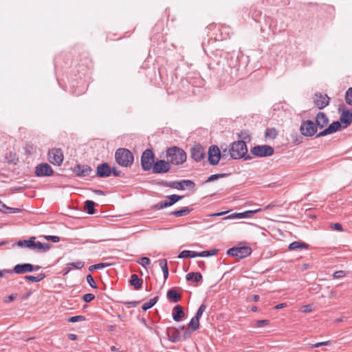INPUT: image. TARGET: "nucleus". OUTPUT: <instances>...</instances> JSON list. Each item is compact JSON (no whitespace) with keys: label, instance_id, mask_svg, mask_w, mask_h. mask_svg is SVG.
I'll return each mask as SVG.
<instances>
[{"label":"nucleus","instance_id":"20","mask_svg":"<svg viewBox=\"0 0 352 352\" xmlns=\"http://www.w3.org/2000/svg\"><path fill=\"white\" fill-rule=\"evenodd\" d=\"M74 172L78 176L85 177L91 173V169L87 165H78L74 168Z\"/></svg>","mask_w":352,"mask_h":352},{"label":"nucleus","instance_id":"27","mask_svg":"<svg viewBox=\"0 0 352 352\" xmlns=\"http://www.w3.org/2000/svg\"><path fill=\"white\" fill-rule=\"evenodd\" d=\"M197 257V252L190 250H183L179 255V258H195Z\"/></svg>","mask_w":352,"mask_h":352},{"label":"nucleus","instance_id":"59","mask_svg":"<svg viewBox=\"0 0 352 352\" xmlns=\"http://www.w3.org/2000/svg\"><path fill=\"white\" fill-rule=\"evenodd\" d=\"M190 329H188V330L184 333L183 337L184 339H188L190 337Z\"/></svg>","mask_w":352,"mask_h":352},{"label":"nucleus","instance_id":"12","mask_svg":"<svg viewBox=\"0 0 352 352\" xmlns=\"http://www.w3.org/2000/svg\"><path fill=\"white\" fill-rule=\"evenodd\" d=\"M40 268L39 266H36L35 267L30 263H23V264H17L16 265L12 272H14L16 274H24L27 272H31L33 270H38Z\"/></svg>","mask_w":352,"mask_h":352},{"label":"nucleus","instance_id":"58","mask_svg":"<svg viewBox=\"0 0 352 352\" xmlns=\"http://www.w3.org/2000/svg\"><path fill=\"white\" fill-rule=\"evenodd\" d=\"M239 138L241 139H246L249 137L246 131H241L240 133L238 134Z\"/></svg>","mask_w":352,"mask_h":352},{"label":"nucleus","instance_id":"19","mask_svg":"<svg viewBox=\"0 0 352 352\" xmlns=\"http://www.w3.org/2000/svg\"><path fill=\"white\" fill-rule=\"evenodd\" d=\"M166 334L169 341L172 342H177L180 340L181 336L179 335V331L177 329L168 328L166 330Z\"/></svg>","mask_w":352,"mask_h":352},{"label":"nucleus","instance_id":"32","mask_svg":"<svg viewBox=\"0 0 352 352\" xmlns=\"http://www.w3.org/2000/svg\"><path fill=\"white\" fill-rule=\"evenodd\" d=\"M190 211V209H188L187 207H185L181 210L173 211L172 212H170V214L174 215L175 217H182L189 214Z\"/></svg>","mask_w":352,"mask_h":352},{"label":"nucleus","instance_id":"11","mask_svg":"<svg viewBox=\"0 0 352 352\" xmlns=\"http://www.w3.org/2000/svg\"><path fill=\"white\" fill-rule=\"evenodd\" d=\"M221 153L217 146H211L208 150V161L212 166L217 165L220 160Z\"/></svg>","mask_w":352,"mask_h":352},{"label":"nucleus","instance_id":"55","mask_svg":"<svg viewBox=\"0 0 352 352\" xmlns=\"http://www.w3.org/2000/svg\"><path fill=\"white\" fill-rule=\"evenodd\" d=\"M10 156L12 157V158L10 160H8V163L16 164L18 162V158L16 157L15 154L12 155V153H10Z\"/></svg>","mask_w":352,"mask_h":352},{"label":"nucleus","instance_id":"29","mask_svg":"<svg viewBox=\"0 0 352 352\" xmlns=\"http://www.w3.org/2000/svg\"><path fill=\"white\" fill-rule=\"evenodd\" d=\"M307 249L308 248V245L305 243H302L299 241H294L292 243H290L289 246V249L290 250H295L297 249Z\"/></svg>","mask_w":352,"mask_h":352},{"label":"nucleus","instance_id":"35","mask_svg":"<svg viewBox=\"0 0 352 352\" xmlns=\"http://www.w3.org/2000/svg\"><path fill=\"white\" fill-rule=\"evenodd\" d=\"M157 300H158L157 296H155V298L150 299L148 302L144 303L142 305V309L144 311H146L148 309L151 308L152 307H153L155 305V304L157 302Z\"/></svg>","mask_w":352,"mask_h":352},{"label":"nucleus","instance_id":"26","mask_svg":"<svg viewBox=\"0 0 352 352\" xmlns=\"http://www.w3.org/2000/svg\"><path fill=\"white\" fill-rule=\"evenodd\" d=\"M166 296L172 302H177L181 299V296L174 289L168 290Z\"/></svg>","mask_w":352,"mask_h":352},{"label":"nucleus","instance_id":"25","mask_svg":"<svg viewBox=\"0 0 352 352\" xmlns=\"http://www.w3.org/2000/svg\"><path fill=\"white\" fill-rule=\"evenodd\" d=\"M129 283L134 287L135 289L138 290L142 287L143 280L142 278H140L137 274H134L131 276Z\"/></svg>","mask_w":352,"mask_h":352},{"label":"nucleus","instance_id":"10","mask_svg":"<svg viewBox=\"0 0 352 352\" xmlns=\"http://www.w3.org/2000/svg\"><path fill=\"white\" fill-rule=\"evenodd\" d=\"M170 168L168 161L160 160L154 163L151 169L154 173H166L169 171Z\"/></svg>","mask_w":352,"mask_h":352},{"label":"nucleus","instance_id":"44","mask_svg":"<svg viewBox=\"0 0 352 352\" xmlns=\"http://www.w3.org/2000/svg\"><path fill=\"white\" fill-rule=\"evenodd\" d=\"M68 265L72 266L76 269L80 270L84 267L85 263L82 261H78L76 262L70 263Z\"/></svg>","mask_w":352,"mask_h":352},{"label":"nucleus","instance_id":"40","mask_svg":"<svg viewBox=\"0 0 352 352\" xmlns=\"http://www.w3.org/2000/svg\"><path fill=\"white\" fill-rule=\"evenodd\" d=\"M277 135L276 130L274 128L267 129L265 136L269 138L274 139Z\"/></svg>","mask_w":352,"mask_h":352},{"label":"nucleus","instance_id":"56","mask_svg":"<svg viewBox=\"0 0 352 352\" xmlns=\"http://www.w3.org/2000/svg\"><path fill=\"white\" fill-rule=\"evenodd\" d=\"M221 176H222V175H221V174L212 175H210V176L208 178V179H207V181H206V182H212V181H214V180H215V179H218V178L221 177Z\"/></svg>","mask_w":352,"mask_h":352},{"label":"nucleus","instance_id":"9","mask_svg":"<svg viewBox=\"0 0 352 352\" xmlns=\"http://www.w3.org/2000/svg\"><path fill=\"white\" fill-rule=\"evenodd\" d=\"M49 161L54 165L60 166L63 161V154L59 148H52L49 153Z\"/></svg>","mask_w":352,"mask_h":352},{"label":"nucleus","instance_id":"4","mask_svg":"<svg viewBox=\"0 0 352 352\" xmlns=\"http://www.w3.org/2000/svg\"><path fill=\"white\" fill-rule=\"evenodd\" d=\"M155 156L150 149L145 150L141 156V166L144 170H150L154 164Z\"/></svg>","mask_w":352,"mask_h":352},{"label":"nucleus","instance_id":"57","mask_svg":"<svg viewBox=\"0 0 352 352\" xmlns=\"http://www.w3.org/2000/svg\"><path fill=\"white\" fill-rule=\"evenodd\" d=\"M332 227L334 230L338 231H342L343 230L342 225L338 223H334Z\"/></svg>","mask_w":352,"mask_h":352},{"label":"nucleus","instance_id":"14","mask_svg":"<svg viewBox=\"0 0 352 352\" xmlns=\"http://www.w3.org/2000/svg\"><path fill=\"white\" fill-rule=\"evenodd\" d=\"M329 100L330 98L328 97L327 95H322V94L320 93L316 94L314 98V101L316 106L320 109H322L327 107L329 104Z\"/></svg>","mask_w":352,"mask_h":352},{"label":"nucleus","instance_id":"42","mask_svg":"<svg viewBox=\"0 0 352 352\" xmlns=\"http://www.w3.org/2000/svg\"><path fill=\"white\" fill-rule=\"evenodd\" d=\"M172 206L171 203H170L169 201H160L158 204H157L155 205V208L158 209V210H160V209H163L164 208H167V207H169V206Z\"/></svg>","mask_w":352,"mask_h":352},{"label":"nucleus","instance_id":"13","mask_svg":"<svg viewBox=\"0 0 352 352\" xmlns=\"http://www.w3.org/2000/svg\"><path fill=\"white\" fill-rule=\"evenodd\" d=\"M52 173L51 166L47 163L38 164L35 168V174L38 177L50 176Z\"/></svg>","mask_w":352,"mask_h":352},{"label":"nucleus","instance_id":"22","mask_svg":"<svg viewBox=\"0 0 352 352\" xmlns=\"http://www.w3.org/2000/svg\"><path fill=\"white\" fill-rule=\"evenodd\" d=\"M316 126L322 129L326 126L329 123V119L326 114L320 112L316 116Z\"/></svg>","mask_w":352,"mask_h":352},{"label":"nucleus","instance_id":"31","mask_svg":"<svg viewBox=\"0 0 352 352\" xmlns=\"http://www.w3.org/2000/svg\"><path fill=\"white\" fill-rule=\"evenodd\" d=\"M218 252V250L216 249L210 250H206L201 252H197V257H208L217 254Z\"/></svg>","mask_w":352,"mask_h":352},{"label":"nucleus","instance_id":"62","mask_svg":"<svg viewBox=\"0 0 352 352\" xmlns=\"http://www.w3.org/2000/svg\"><path fill=\"white\" fill-rule=\"evenodd\" d=\"M139 303L138 301H131L127 302L128 305H131V307H135Z\"/></svg>","mask_w":352,"mask_h":352},{"label":"nucleus","instance_id":"1","mask_svg":"<svg viewBox=\"0 0 352 352\" xmlns=\"http://www.w3.org/2000/svg\"><path fill=\"white\" fill-rule=\"evenodd\" d=\"M167 160L173 164L179 165L186 160L184 151L177 146L168 148L166 151Z\"/></svg>","mask_w":352,"mask_h":352},{"label":"nucleus","instance_id":"16","mask_svg":"<svg viewBox=\"0 0 352 352\" xmlns=\"http://www.w3.org/2000/svg\"><path fill=\"white\" fill-rule=\"evenodd\" d=\"M205 156L204 148L200 145H195L191 148V157L197 162L201 161Z\"/></svg>","mask_w":352,"mask_h":352},{"label":"nucleus","instance_id":"52","mask_svg":"<svg viewBox=\"0 0 352 352\" xmlns=\"http://www.w3.org/2000/svg\"><path fill=\"white\" fill-rule=\"evenodd\" d=\"M346 275V272L342 271V270L336 271L333 273V277L335 278H342V277H344Z\"/></svg>","mask_w":352,"mask_h":352},{"label":"nucleus","instance_id":"21","mask_svg":"<svg viewBox=\"0 0 352 352\" xmlns=\"http://www.w3.org/2000/svg\"><path fill=\"white\" fill-rule=\"evenodd\" d=\"M36 238L32 236V245L31 250L46 252L50 248V245L48 243H41L40 241H35Z\"/></svg>","mask_w":352,"mask_h":352},{"label":"nucleus","instance_id":"45","mask_svg":"<svg viewBox=\"0 0 352 352\" xmlns=\"http://www.w3.org/2000/svg\"><path fill=\"white\" fill-rule=\"evenodd\" d=\"M206 309V307L204 304L201 305V306L199 307V309L194 317L197 318V319L199 320V318L201 317L203 313L205 311Z\"/></svg>","mask_w":352,"mask_h":352},{"label":"nucleus","instance_id":"36","mask_svg":"<svg viewBox=\"0 0 352 352\" xmlns=\"http://www.w3.org/2000/svg\"><path fill=\"white\" fill-rule=\"evenodd\" d=\"M17 245L21 248L25 247L31 249L32 245V236L30 237L28 240L19 241Z\"/></svg>","mask_w":352,"mask_h":352},{"label":"nucleus","instance_id":"63","mask_svg":"<svg viewBox=\"0 0 352 352\" xmlns=\"http://www.w3.org/2000/svg\"><path fill=\"white\" fill-rule=\"evenodd\" d=\"M14 298H15V296L14 294L10 295L8 296V300L6 302L13 300L14 299Z\"/></svg>","mask_w":352,"mask_h":352},{"label":"nucleus","instance_id":"37","mask_svg":"<svg viewBox=\"0 0 352 352\" xmlns=\"http://www.w3.org/2000/svg\"><path fill=\"white\" fill-rule=\"evenodd\" d=\"M199 328V320L197 318L193 317L189 324L188 329H191L192 331L197 330Z\"/></svg>","mask_w":352,"mask_h":352},{"label":"nucleus","instance_id":"34","mask_svg":"<svg viewBox=\"0 0 352 352\" xmlns=\"http://www.w3.org/2000/svg\"><path fill=\"white\" fill-rule=\"evenodd\" d=\"M94 206L95 203L93 201H85V208L88 214H93L94 213Z\"/></svg>","mask_w":352,"mask_h":352},{"label":"nucleus","instance_id":"51","mask_svg":"<svg viewBox=\"0 0 352 352\" xmlns=\"http://www.w3.org/2000/svg\"><path fill=\"white\" fill-rule=\"evenodd\" d=\"M94 298H95V296L94 294H86L82 296V300L86 302H91L92 300H94Z\"/></svg>","mask_w":352,"mask_h":352},{"label":"nucleus","instance_id":"48","mask_svg":"<svg viewBox=\"0 0 352 352\" xmlns=\"http://www.w3.org/2000/svg\"><path fill=\"white\" fill-rule=\"evenodd\" d=\"M331 344V341L328 340V341L320 342H318L316 344H313L311 345V348H318V347H320L322 346H328V345H330Z\"/></svg>","mask_w":352,"mask_h":352},{"label":"nucleus","instance_id":"50","mask_svg":"<svg viewBox=\"0 0 352 352\" xmlns=\"http://www.w3.org/2000/svg\"><path fill=\"white\" fill-rule=\"evenodd\" d=\"M87 281L91 287H93V288L97 287L96 284L94 280V278L91 274L87 275Z\"/></svg>","mask_w":352,"mask_h":352},{"label":"nucleus","instance_id":"23","mask_svg":"<svg viewBox=\"0 0 352 352\" xmlns=\"http://www.w3.org/2000/svg\"><path fill=\"white\" fill-rule=\"evenodd\" d=\"M341 122L346 124H350L352 122V109L351 110H343L340 116Z\"/></svg>","mask_w":352,"mask_h":352},{"label":"nucleus","instance_id":"17","mask_svg":"<svg viewBox=\"0 0 352 352\" xmlns=\"http://www.w3.org/2000/svg\"><path fill=\"white\" fill-rule=\"evenodd\" d=\"M111 169L107 163L99 164L97 166L96 175L99 177H107L110 176Z\"/></svg>","mask_w":352,"mask_h":352},{"label":"nucleus","instance_id":"7","mask_svg":"<svg viewBox=\"0 0 352 352\" xmlns=\"http://www.w3.org/2000/svg\"><path fill=\"white\" fill-rule=\"evenodd\" d=\"M300 131L304 136L311 137L317 132V126L313 121L307 120L301 124Z\"/></svg>","mask_w":352,"mask_h":352},{"label":"nucleus","instance_id":"61","mask_svg":"<svg viewBox=\"0 0 352 352\" xmlns=\"http://www.w3.org/2000/svg\"><path fill=\"white\" fill-rule=\"evenodd\" d=\"M286 303H280V304H278L277 305L276 307H275V309H282L283 307H286Z\"/></svg>","mask_w":352,"mask_h":352},{"label":"nucleus","instance_id":"33","mask_svg":"<svg viewBox=\"0 0 352 352\" xmlns=\"http://www.w3.org/2000/svg\"><path fill=\"white\" fill-rule=\"evenodd\" d=\"M45 277V275L44 274H40L36 276L28 275V276H25V278L28 280L37 283V282L42 280Z\"/></svg>","mask_w":352,"mask_h":352},{"label":"nucleus","instance_id":"24","mask_svg":"<svg viewBox=\"0 0 352 352\" xmlns=\"http://www.w3.org/2000/svg\"><path fill=\"white\" fill-rule=\"evenodd\" d=\"M173 318L176 322H179L184 316V312L182 307L180 305H176L173 309Z\"/></svg>","mask_w":352,"mask_h":352},{"label":"nucleus","instance_id":"60","mask_svg":"<svg viewBox=\"0 0 352 352\" xmlns=\"http://www.w3.org/2000/svg\"><path fill=\"white\" fill-rule=\"evenodd\" d=\"M6 273H12L11 270H3L0 271V278L3 277Z\"/></svg>","mask_w":352,"mask_h":352},{"label":"nucleus","instance_id":"38","mask_svg":"<svg viewBox=\"0 0 352 352\" xmlns=\"http://www.w3.org/2000/svg\"><path fill=\"white\" fill-rule=\"evenodd\" d=\"M109 265V264H108V263H98V264H95V265L89 266V270L92 272L94 270L103 269L106 267H108Z\"/></svg>","mask_w":352,"mask_h":352},{"label":"nucleus","instance_id":"15","mask_svg":"<svg viewBox=\"0 0 352 352\" xmlns=\"http://www.w3.org/2000/svg\"><path fill=\"white\" fill-rule=\"evenodd\" d=\"M262 211V208H258L254 210H247L243 212H236L230 214L225 217V219H244L251 218L254 213Z\"/></svg>","mask_w":352,"mask_h":352},{"label":"nucleus","instance_id":"18","mask_svg":"<svg viewBox=\"0 0 352 352\" xmlns=\"http://www.w3.org/2000/svg\"><path fill=\"white\" fill-rule=\"evenodd\" d=\"M341 127L340 122L336 121L331 123L327 129L320 132L317 137L325 136L327 135L336 132Z\"/></svg>","mask_w":352,"mask_h":352},{"label":"nucleus","instance_id":"54","mask_svg":"<svg viewBox=\"0 0 352 352\" xmlns=\"http://www.w3.org/2000/svg\"><path fill=\"white\" fill-rule=\"evenodd\" d=\"M45 238L48 240V241H51L54 243H57L60 241V238L57 236H50V235H48V236H45Z\"/></svg>","mask_w":352,"mask_h":352},{"label":"nucleus","instance_id":"28","mask_svg":"<svg viewBox=\"0 0 352 352\" xmlns=\"http://www.w3.org/2000/svg\"><path fill=\"white\" fill-rule=\"evenodd\" d=\"M159 265L162 270L164 278L166 280L168 276V268L167 265V261L166 259H160L158 261Z\"/></svg>","mask_w":352,"mask_h":352},{"label":"nucleus","instance_id":"49","mask_svg":"<svg viewBox=\"0 0 352 352\" xmlns=\"http://www.w3.org/2000/svg\"><path fill=\"white\" fill-rule=\"evenodd\" d=\"M270 321L268 320H260L256 321V327L258 328L263 327L269 324Z\"/></svg>","mask_w":352,"mask_h":352},{"label":"nucleus","instance_id":"53","mask_svg":"<svg viewBox=\"0 0 352 352\" xmlns=\"http://www.w3.org/2000/svg\"><path fill=\"white\" fill-rule=\"evenodd\" d=\"M300 310L302 313H309L313 310V307L311 305H307L301 307Z\"/></svg>","mask_w":352,"mask_h":352},{"label":"nucleus","instance_id":"39","mask_svg":"<svg viewBox=\"0 0 352 352\" xmlns=\"http://www.w3.org/2000/svg\"><path fill=\"white\" fill-rule=\"evenodd\" d=\"M138 263L143 267L146 268L147 266L151 264V260L148 257H142L139 261H138Z\"/></svg>","mask_w":352,"mask_h":352},{"label":"nucleus","instance_id":"5","mask_svg":"<svg viewBox=\"0 0 352 352\" xmlns=\"http://www.w3.org/2000/svg\"><path fill=\"white\" fill-rule=\"evenodd\" d=\"M274 152V148L269 145H258L251 149L252 154L259 157L271 156Z\"/></svg>","mask_w":352,"mask_h":352},{"label":"nucleus","instance_id":"64","mask_svg":"<svg viewBox=\"0 0 352 352\" xmlns=\"http://www.w3.org/2000/svg\"><path fill=\"white\" fill-rule=\"evenodd\" d=\"M94 192L97 195H104V192L103 191L100 190H94Z\"/></svg>","mask_w":352,"mask_h":352},{"label":"nucleus","instance_id":"46","mask_svg":"<svg viewBox=\"0 0 352 352\" xmlns=\"http://www.w3.org/2000/svg\"><path fill=\"white\" fill-rule=\"evenodd\" d=\"M16 209L7 207L3 202L0 201V210L6 212L10 210V212H14Z\"/></svg>","mask_w":352,"mask_h":352},{"label":"nucleus","instance_id":"47","mask_svg":"<svg viewBox=\"0 0 352 352\" xmlns=\"http://www.w3.org/2000/svg\"><path fill=\"white\" fill-rule=\"evenodd\" d=\"M85 320V318L82 316H72L68 318V322H76L78 321H83Z\"/></svg>","mask_w":352,"mask_h":352},{"label":"nucleus","instance_id":"3","mask_svg":"<svg viewBox=\"0 0 352 352\" xmlns=\"http://www.w3.org/2000/svg\"><path fill=\"white\" fill-rule=\"evenodd\" d=\"M229 152L231 157L235 160L245 157L248 153L245 142L243 140L234 142L230 146Z\"/></svg>","mask_w":352,"mask_h":352},{"label":"nucleus","instance_id":"41","mask_svg":"<svg viewBox=\"0 0 352 352\" xmlns=\"http://www.w3.org/2000/svg\"><path fill=\"white\" fill-rule=\"evenodd\" d=\"M182 196L177 195H172L167 197V198L169 199V202L171 203L172 206L178 201H179L180 199H182Z\"/></svg>","mask_w":352,"mask_h":352},{"label":"nucleus","instance_id":"43","mask_svg":"<svg viewBox=\"0 0 352 352\" xmlns=\"http://www.w3.org/2000/svg\"><path fill=\"white\" fill-rule=\"evenodd\" d=\"M345 100L347 104L352 105V87L349 88L345 95Z\"/></svg>","mask_w":352,"mask_h":352},{"label":"nucleus","instance_id":"2","mask_svg":"<svg viewBox=\"0 0 352 352\" xmlns=\"http://www.w3.org/2000/svg\"><path fill=\"white\" fill-rule=\"evenodd\" d=\"M115 158L116 162L123 167H130L134 160L132 153L129 150L123 148H118L116 151Z\"/></svg>","mask_w":352,"mask_h":352},{"label":"nucleus","instance_id":"6","mask_svg":"<svg viewBox=\"0 0 352 352\" xmlns=\"http://www.w3.org/2000/svg\"><path fill=\"white\" fill-rule=\"evenodd\" d=\"M251 252L252 250L248 246L234 247L229 249L227 254L232 256L243 258L249 256L251 254Z\"/></svg>","mask_w":352,"mask_h":352},{"label":"nucleus","instance_id":"30","mask_svg":"<svg viewBox=\"0 0 352 352\" xmlns=\"http://www.w3.org/2000/svg\"><path fill=\"white\" fill-rule=\"evenodd\" d=\"M187 280L194 278L195 281L198 283L202 279V275L199 272H190L186 276Z\"/></svg>","mask_w":352,"mask_h":352},{"label":"nucleus","instance_id":"8","mask_svg":"<svg viewBox=\"0 0 352 352\" xmlns=\"http://www.w3.org/2000/svg\"><path fill=\"white\" fill-rule=\"evenodd\" d=\"M162 184L166 187L179 190H184L186 188H190L195 186V183L193 182L188 179L182 180L180 182H162Z\"/></svg>","mask_w":352,"mask_h":352}]
</instances>
